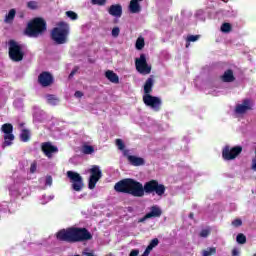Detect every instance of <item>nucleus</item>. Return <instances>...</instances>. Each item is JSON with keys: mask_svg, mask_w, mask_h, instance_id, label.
<instances>
[{"mask_svg": "<svg viewBox=\"0 0 256 256\" xmlns=\"http://www.w3.org/2000/svg\"><path fill=\"white\" fill-rule=\"evenodd\" d=\"M53 197H54L53 194H49V193L42 194L40 196L42 205H45L46 203H49V201H51L53 199Z\"/></svg>", "mask_w": 256, "mask_h": 256, "instance_id": "nucleus-28", "label": "nucleus"}, {"mask_svg": "<svg viewBox=\"0 0 256 256\" xmlns=\"http://www.w3.org/2000/svg\"><path fill=\"white\" fill-rule=\"evenodd\" d=\"M101 177H103V173L101 172V169L99 168V166L94 165L90 169V178H89V182H88V188L95 189V187H96L97 183L99 182V179H101Z\"/></svg>", "mask_w": 256, "mask_h": 256, "instance_id": "nucleus-11", "label": "nucleus"}, {"mask_svg": "<svg viewBox=\"0 0 256 256\" xmlns=\"http://www.w3.org/2000/svg\"><path fill=\"white\" fill-rule=\"evenodd\" d=\"M47 31V22L43 18H34L29 22L26 28V35L28 37H39Z\"/></svg>", "mask_w": 256, "mask_h": 256, "instance_id": "nucleus-4", "label": "nucleus"}, {"mask_svg": "<svg viewBox=\"0 0 256 256\" xmlns=\"http://www.w3.org/2000/svg\"><path fill=\"white\" fill-rule=\"evenodd\" d=\"M83 255H85V256H93V253L92 252L84 251Z\"/></svg>", "mask_w": 256, "mask_h": 256, "instance_id": "nucleus-47", "label": "nucleus"}, {"mask_svg": "<svg viewBox=\"0 0 256 256\" xmlns=\"http://www.w3.org/2000/svg\"><path fill=\"white\" fill-rule=\"evenodd\" d=\"M135 47L138 51H141L145 47V38L143 37L137 38Z\"/></svg>", "mask_w": 256, "mask_h": 256, "instance_id": "nucleus-27", "label": "nucleus"}, {"mask_svg": "<svg viewBox=\"0 0 256 256\" xmlns=\"http://www.w3.org/2000/svg\"><path fill=\"white\" fill-rule=\"evenodd\" d=\"M66 16L69 17V19H71L72 21H77V19L79 18L77 13H75L74 11H67Z\"/></svg>", "mask_w": 256, "mask_h": 256, "instance_id": "nucleus-31", "label": "nucleus"}, {"mask_svg": "<svg viewBox=\"0 0 256 256\" xmlns=\"http://www.w3.org/2000/svg\"><path fill=\"white\" fill-rule=\"evenodd\" d=\"M141 256H149V253L144 251V253Z\"/></svg>", "mask_w": 256, "mask_h": 256, "instance_id": "nucleus-50", "label": "nucleus"}, {"mask_svg": "<svg viewBox=\"0 0 256 256\" xmlns=\"http://www.w3.org/2000/svg\"><path fill=\"white\" fill-rule=\"evenodd\" d=\"M105 77L110 81V83H119V76L113 72V70H107L105 72Z\"/></svg>", "mask_w": 256, "mask_h": 256, "instance_id": "nucleus-21", "label": "nucleus"}, {"mask_svg": "<svg viewBox=\"0 0 256 256\" xmlns=\"http://www.w3.org/2000/svg\"><path fill=\"white\" fill-rule=\"evenodd\" d=\"M157 245H159V239L154 238L150 241L149 245L147 246L145 252L150 254L151 251H153V249H155V247H157Z\"/></svg>", "mask_w": 256, "mask_h": 256, "instance_id": "nucleus-24", "label": "nucleus"}, {"mask_svg": "<svg viewBox=\"0 0 256 256\" xmlns=\"http://www.w3.org/2000/svg\"><path fill=\"white\" fill-rule=\"evenodd\" d=\"M50 37L56 45H65L67 37H69V24L67 22H59L58 27L52 29Z\"/></svg>", "mask_w": 256, "mask_h": 256, "instance_id": "nucleus-3", "label": "nucleus"}, {"mask_svg": "<svg viewBox=\"0 0 256 256\" xmlns=\"http://www.w3.org/2000/svg\"><path fill=\"white\" fill-rule=\"evenodd\" d=\"M27 7H28L29 9H37V2H35V1H30V2L27 3Z\"/></svg>", "mask_w": 256, "mask_h": 256, "instance_id": "nucleus-40", "label": "nucleus"}, {"mask_svg": "<svg viewBox=\"0 0 256 256\" xmlns=\"http://www.w3.org/2000/svg\"><path fill=\"white\" fill-rule=\"evenodd\" d=\"M75 73H77V70H72L71 73L69 74V79H71V77H73Z\"/></svg>", "mask_w": 256, "mask_h": 256, "instance_id": "nucleus-46", "label": "nucleus"}, {"mask_svg": "<svg viewBox=\"0 0 256 256\" xmlns=\"http://www.w3.org/2000/svg\"><path fill=\"white\" fill-rule=\"evenodd\" d=\"M129 256H139V250L135 249V250H132L129 254Z\"/></svg>", "mask_w": 256, "mask_h": 256, "instance_id": "nucleus-43", "label": "nucleus"}, {"mask_svg": "<svg viewBox=\"0 0 256 256\" xmlns=\"http://www.w3.org/2000/svg\"><path fill=\"white\" fill-rule=\"evenodd\" d=\"M217 253V249L215 247L206 248L202 251V256H212Z\"/></svg>", "mask_w": 256, "mask_h": 256, "instance_id": "nucleus-29", "label": "nucleus"}, {"mask_svg": "<svg viewBox=\"0 0 256 256\" xmlns=\"http://www.w3.org/2000/svg\"><path fill=\"white\" fill-rule=\"evenodd\" d=\"M123 155L124 157H129V150H124Z\"/></svg>", "mask_w": 256, "mask_h": 256, "instance_id": "nucleus-48", "label": "nucleus"}, {"mask_svg": "<svg viewBox=\"0 0 256 256\" xmlns=\"http://www.w3.org/2000/svg\"><path fill=\"white\" fill-rule=\"evenodd\" d=\"M252 171H256V159L252 160V166H251Z\"/></svg>", "mask_w": 256, "mask_h": 256, "instance_id": "nucleus-45", "label": "nucleus"}, {"mask_svg": "<svg viewBox=\"0 0 256 256\" xmlns=\"http://www.w3.org/2000/svg\"><path fill=\"white\" fill-rule=\"evenodd\" d=\"M162 213L163 211H161V208H159V206H152L150 208V211L142 219H140V223H143V221H147V219L161 217Z\"/></svg>", "mask_w": 256, "mask_h": 256, "instance_id": "nucleus-15", "label": "nucleus"}, {"mask_svg": "<svg viewBox=\"0 0 256 256\" xmlns=\"http://www.w3.org/2000/svg\"><path fill=\"white\" fill-rule=\"evenodd\" d=\"M209 235H211V228H205L200 232V237L205 238V237H209Z\"/></svg>", "mask_w": 256, "mask_h": 256, "instance_id": "nucleus-34", "label": "nucleus"}, {"mask_svg": "<svg viewBox=\"0 0 256 256\" xmlns=\"http://www.w3.org/2000/svg\"><path fill=\"white\" fill-rule=\"evenodd\" d=\"M46 98H47V103H48L49 105H53V106L59 105V98H57L55 95H53V94H48V95L46 96Z\"/></svg>", "mask_w": 256, "mask_h": 256, "instance_id": "nucleus-25", "label": "nucleus"}, {"mask_svg": "<svg viewBox=\"0 0 256 256\" xmlns=\"http://www.w3.org/2000/svg\"><path fill=\"white\" fill-rule=\"evenodd\" d=\"M54 78L50 72L44 71L38 76V83L41 87H51L53 85Z\"/></svg>", "mask_w": 256, "mask_h": 256, "instance_id": "nucleus-13", "label": "nucleus"}, {"mask_svg": "<svg viewBox=\"0 0 256 256\" xmlns=\"http://www.w3.org/2000/svg\"><path fill=\"white\" fill-rule=\"evenodd\" d=\"M231 29H232L231 24L227 22L223 23L221 26L222 33H231Z\"/></svg>", "mask_w": 256, "mask_h": 256, "instance_id": "nucleus-30", "label": "nucleus"}, {"mask_svg": "<svg viewBox=\"0 0 256 256\" xmlns=\"http://www.w3.org/2000/svg\"><path fill=\"white\" fill-rule=\"evenodd\" d=\"M242 151L243 147L241 146H235L231 149L229 146H226L222 151V157L225 161H233V159H236L238 155H241Z\"/></svg>", "mask_w": 256, "mask_h": 256, "instance_id": "nucleus-10", "label": "nucleus"}, {"mask_svg": "<svg viewBox=\"0 0 256 256\" xmlns=\"http://www.w3.org/2000/svg\"><path fill=\"white\" fill-rule=\"evenodd\" d=\"M45 185L51 187L53 185V177L50 175L46 176Z\"/></svg>", "mask_w": 256, "mask_h": 256, "instance_id": "nucleus-38", "label": "nucleus"}, {"mask_svg": "<svg viewBox=\"0 0 256 256\" xmlns=\"http://www.w3.org/2000/svg\"><path fill=\"white\" fill-rule=\"evenodd\" d=\"M42 152L48 159L53 157V153H59V148L51 144V142H44L41 146Z\"/></svg>", "mask_w": 256, "mask_h": 256, "instance_id": "nucleus-14", "label": "nucleus"}, {"mask_svg": "<svg viewBox=\"0 0 256 256\" xmlns=\"http://www.w3.org/2000/svg\"><path fill=\"white\" fill-rule=\"evenodd\" d=\"M37 171V161H33L30 165V173L33 174V173H36Z\"/></svg>", "mask_w": 256, "mask_h": 256, "instance_id": "nucleus-37", "label": "nucleus"}, {"mask_svg": "<svg viewBox=\"0 0 256 256\" xmlns=\"http://www.w3.org/2000/svg\"><path fill=\"white\" fill-rule=\"evenodd\" d=\"M8 55L11 61H14V63H19L24 57L25 52H23V46H21L17 41L10 40L8 42Z\"/></svg>", "mask_w": 256, "mask_h": 256, "instance_id": "nucleus-5", "label": "nucleus"}, {"mask_svg": "<svg viewBox=\"0 0 256 256\" xmlns=\"http://www.w3.org/2000/svg\"><path fill=\"white\" fill-rule=\"evenodd\" d=\"M15 15H17V11L11 9L4 19L5 23H13V21H15Z\"/></svg>", "mask_w": 256, "mask_h": 256, "instance_id": "nucleus-22", "label": "nucleus"}, {"mask_svg": "<svg viewBox=\"0 0 256 256\" xmlns=\"http://www.w3.org/2000/svg\"><path fill=\"white\" fill-rule=\"evenodd\" d=\"M115 143H116V147H118L120 151H125V143L123 142L122 139H119V138L116 139Z\"/></svg>", "mask_w": 256, "mask_h": 256, "instance_id": "nucleus-32", "label": "nucleus"}, {"mask_svg": "<svg viewBox=\"0 0 256 256\" xmlns=\"http://www.w3.org/2000/svg\"><path fill=\"white\" fill-rule=\"evenodd\" d=\"M242 221H241V219H236V220H234L233 222H232V225L234 226V227H241V225H242Z\"/></svg>", "mask_w": 256, "mask_h": 256, "instance_id": "nucleus-41", "label": "nucleus"}, {"mask_svg": "<svg viewBox=\"0 0 256 256\" xmlns=\"http://www.w3.org/2000/svg\"><path fill=\"white\" fill-rule=\"evenodd\" d=\"M236 241H237V243H239L240 245H243V244L246 243L247 238H246L245 235H243V234H238L237 237H236Z\"/></svg>", "mask_w": 256, "mask_h": 256, "instance_id": "nucleus-33", "label": "nucleus"}, {"mask_svg": "<svg viewBox=\"0 0 256 256\" xmlns=\"http://www.w3.org/2000/svg\"><path fill=\"white\" fill-rule=\"evenodd\" d=\"M223 83H233L235 81V75H233V70L228 69L224 72V74L220 77Z\"/></svg>", "mask_w": 256, "mask_h": 256, "instance_id": "nucleus-18", "label": "nucleus"}, {"mask_svg": "<svg viewBox=\"0 0 256 256\" xmlns=\"http://www.w3.org/2000/svg\"><path fill=\"white\" fill-rule=\"evenodd\" d=\"M119 33H121V29H119V27H114L112 29V37H119Z\"/></svg>", "mask_w": 256, "mask_h": 256, "instance_id": "nucleus-39", "label": "nucleus"}, {"mask_svg": "<svg viewBox=\"0 0 256 256\" xmlns=\"http://www.w3.org/2000/svg\"><path fill=\"white\" fill-rule=\"evenodd\" d=\"M240 253H241V251L238 248H234L232 250V255L233 256H239Z\"/></svg>", "mask_w": 256, "mask_h": 256, "instance_id": "nucleus-42", "label": "nucleus"}, {"mask_svg": "<svg viewBox=\"0 0 256 256\" xmlns=\"http://www.w3.org/2000/svg\"><path fill=\"white\" fill-rule=\"evenodd\" d=\"M20 139L23 141V143H27V141L31 139V132H29L27 129H23L20 134Z\"/></svg>", "mask_w": 256, "mask_h": 256, "instance_id": "nucleus-26", "label": "nucleus"}, {"mask_svg": "<svg viewBox=\"0 0 256 256\" xmlns=\"http://www.w3.org/2000/svg\"><path fill=\"white\" fill-rule=\"evenodd\" d=\"M199 40V35H190L187 38L188 43H195V41Z\"/></svg>", "mask_w": 256, "mask_h": 256, "instance_id": "nucleus-36", "label": "nucleus"}, {"mask_svg": "<svg viewBox=\"0 0 256 256\" xmlns=\"http://www.w3.org/2000/svg\"><path fill=\"white\" fill-rule=\"evenodd\" d=\"M139 1L143 0H131L129 4V11L130 13H141V5Z\"/></svg>", "mask_w": 256, "mask_h": 256, "instance_id": "nucleus-20", "label": "nucleus"}, {"mask_svg": "<svg viewBox=\"0 0 256 256\" xmlns=\"http://www.w3.org/2000/svg\"><path fill=\"white\" fill-rule=\"evenodd\" d=\"M66 175L68 179H70L71 188L73 189V191H83L85 183H83V177L81 176V174L75 171H67Z\"/></svg>", "mask_w": 256, "mask_h": 256, "instance_id": "nucleus-6", "label": "nucleus"}, {"mask_svg": "<svg viewBox=\"0 0 256 256\" xmlns=\"http://www.w3.org/2000/svg\"><path fill=\"white\" fill-rule=\"evenodd\" d=\"M81 151L84 155H93V153H95V147L84 144Z\"/></svg>", "mask_w": 256, "mask_h": 256, "instance_id": "nucleus-23", "label": "nucleus"}, {"mask_svg": "<svg viewBox=\"0 0 256 256\" xmlns=\"http://www.w3.org/2000/svg\"><path fill=\"white\" fill-rule=\"evenodd\" d=\"M56 237L59 241H69L70 243H77L79 241H89L93 236L85 228H68L60 230Z\"/></svg>", "mask_w": 256, "mask_h": 256, "instance_id": "nucleus-2", "label": "nucleus"}, {"mask_svg": "<svg viewBox=\"0 0 256 256\" xmlns=\"http://www.w3.org/2000/svg\"><path fill=\"white\" fill-rule=\"evenodd\" d=\"M142 99L146 107H150L151 109H153V111H156V112L161 111V105H163L161 98L148 94V95H143Z\"/></svg>", "mask_w": 256, "mask_h": 256, "instance_id": "nucleus-7", "label": "nucleus"}, {"mask_svg": "<svg viewBox=\"0 0 256 256\" xmlns=\"http://www.w3.org/2000/svg\"><path fill=\"white\" fill-rule=\"evenodd\" d=\"M134 197H143V193H134Z\"/></svg>", "mask_w": 256, "mask_h": 256, "instance_id": "nucleus-49", "label": "nucleus"}, {"mask_svg": "<svg viewBox=\"0 0 256 256\" xmlns=\"http://www.w3.org/2000/svg\"><path fill=\"white\" fill-rule=\"evenodd\" d=\"M74 96L77 97V98H81V97H83V92H81V91H76L75 94H74Z\"/></svg>", "mask_w": 256, "mask_h": 256, "instance_id": "nucleus-44", "label": "nucleus"}, {"mask_svg": "<svg viewBox=\"0 0 256 256\" xmlns=\"http://www.w3.org/2000/svg\"><path fill=\"white\" fill-rule=\"evenodd\" d=\"M153 85H155V80L152 77L148 78L144 84V95L153 93Z\"/></svg>", "mask_w": 256, "mask_h": 256, "instance_id": "nucleus-19", "label": "nucleus"}, {"mask_svg": "<svg viewBox=\"0 0 256 256\" xmlns=\"http://www.w3.org/2000/svg\"><path fill=\"white\" fill-rule=\"evenodd\" d=\"M136 70L141 75H149L151 73V66L147 64V58L145 54H141L140 58H136L135 60Z\"/></svg>", "mask_w": 256, "mask_h": 256, "instance_id": "nucleus-9", "label": "nucleus"}, {"mask_svg": "<svg viewBox=\"0 0 256 256\" xmlns=\"http://www.w3.org/2000/svg\"><path fill=\"white\" fill-rule=\"evenodd\" d=\"M108 13L112 17H121L123 15V6L121 4H113L109 7Z\"/></svg>", "mask_w": 256, "mask_h": 256, "instance_id": "nucleus-16", "label": "nucleus"}, {"mask_svg": "<svg viewBox=\"0 0 256 256\" xmlns=\"http://www.w3.org/2000/svg\"><path fill=\"white\" fill-rule=\"evenodd\" d=\"M165 185L157 180H150L143 184L132 178H125L114 185L116 193H165Z\"/></svg>", "mask_w": 256, "mask_h": 256, "instance_id": "nucleus-1", "label": "nucleus"}, {"mask_svg": "<svg viewBox=\"0 0 256 256\" xmlns=\"http://www.w3.org/2000/svg\"><path fill=\"white\" fill-rule=\"evenodd\" d=\"M92 5H99L103 7L107 3V0H91Z\"/></svg>", "mask_w": 256, "mask_h": 256, "instance_id": "nucleus-35", "label": "nucleus"}, {"mask_svg": "<svg viewBox=\"0 0 256 256\" xmlns=\"http://www.w3.org/2000/svg\"><path fill=\"white\" fill-rule=\"evenodd\" d=\"M1 131H3L4 133L3 147H9L13 145V141H15V135H13V124H3L1 127Z\"/></svg>", "mask_w": 256, "mask_h": 256, "instance_id": "nucleus-8", "label": "nucleus"}, {"mask_svg": "<svg viewBox=\"0 0 256 256\" xmlns=\"http://www.w3.org/2000/svg\"><path fill=\"white\" fill-rule=\"evenodd\" d=\"M127 160L133 167H141L145 165V159L137 156H127Z\"/></svg>", "mask_w": 256, "mask_h": 256, "instance_id": "nucleus-17", "label": "nucleus"}, {"mask_svg": "<svg viewBox=\"0 0 256 256\" xmlns=\"http://www.w3.org/2000/svg\"><path fill=\"white\" fill-rule=\"evenodd\" d=\"M247 111H253V100L246 98L242 101V104H238L235 107V113L238 115H245Z\"/></svg>", "mask_w": 256, "mask_h": 256, "instance_id": "nucleus-12", "label": "nucleus"}]
</instances>
